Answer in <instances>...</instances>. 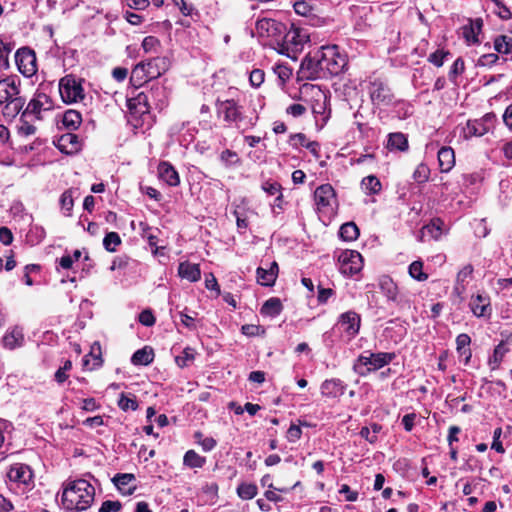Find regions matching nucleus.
<instances>
[{
	"mask_svg": "<svg viewBox=\"0 0 512 512\" xmlns=\"http://www.w3.org/2000/svg\"><path fill=\"white\" fill-rule=\"evenodd\" d=\"M94 498V486L86 479H76L65 483L61 501L66 510L80 512L87 510Z\"/></svg>",
	"mask_w": 512,
	"mask_h": 512,
	"instance_id": "1",
	"label": "nucleus"
},
{
	"mask_svg": "<svg viewBox=\"0 0 512 512\" xmlns=\"http://www.w3.org/2000/svg\"><path fill=\"white\" fill-rule=\"evenodd\" d=\"M25 103L26 99L21 95V81L17 76H7L0 80V106L4 105V116L15 118Z\"/></svg>",
	"mask_w": 512,
	"mask_h": 512,
	"instance_id": "2",
	"label": "nucleus"
},
{
	"mask_svg": "<svg viewBox=\"0 0 512 512\" xmlns=\"http://www.w3.org/2000/svg\"><path fill=\"white\" fill-rule=\"evenodd\" d=\"M216 109L219 116L229 125H234L236 128L248 129L253 127L256 119L245 115L244 107L235 99H226L216 101Z\"/></svg>",
	"mask_w": 512,
	"mask_h": 512,
	"instance_id": "3",
	"label": "nucleus"
},
{
	"mask_svg": "<svg viewBox=\"0 0 512 512\" xmlns=\"http://www.w3.org/2000/svg\"><path fill=\"white\" fill-rule=\"evenodd\" d=\"M325 75L339 76L349 70V55L338 45L321 47Z\"/></svg>",
	"mask_w": 512,
	"mask_h": 512,
	"instance_id": "4",
	"label": "nucleus"
},
{
	"mask_svg": "<svg viewBox=\"0 0 512 512\" xmlns=\"http://www.w3.org/2000/svg\"><path fill=\"white\" fill-rule=\"evenodd\" d=\"M314 202L319 218L323 222L330 220L337 206L333 187L329 184L319 186L314 192Z\"/></svg>",
	"mask_w": 512,
	"mask_h": 512,
	"instance_id": "5",
	"label": "nucleus"
},
{
	"mask_svg": "<svg viewBox=\"0 0 512 512\" xmlns=\"http://www.w3.org/2000/svg\"><path fill=\"white\" fill-rule=\"evenodd\" d=\"M365 353L367 355H360L356 363H354V371L361 375L384 367L389 364L394 357V355L390 353Z\"/></svg>",
	"mask_w": 512,
	"mask_h": 512,
	"instance_id": "6",
	"label": "nucleus"
},
{
	"mask_svg": "<svg viewBox=\"0 0 512 512\" xmlns=\"http://www.w3.org/2000/svg\"><path fill=\"white\" fill-rule=\"evenodd\" d=\"M59 92L65 103H74L84 99L82 80L73 75H66L60 80Z\"/></svg>",
	"mask_w": 512,
	"mask_h": 512,
	"instance_id": "7",
	"label": "nucleus"
},
{
	"mask_svg": "<svg viewBox=\"0 0 512 512\" xmlns=\"http://www.w3.org/2000/svg\"><path fill=\"white\" fill-rule=\"evenodd\" d=\"M321 48L305 57L301 63L300 72L306 79H319L325 77Z\"/></svg>",
	"mask_w": 512,
	"mask_h": 512,
	"instance_id": "8",
	"label": "nucleus"
},
{
	"mask_svg": "<svg viewBox=\"0 0 512 512\" xmlns=\"http://www.w3.org/2000/svg\"><path fill=\"white\" fill-rule=\"evenodd\" d=\"M54 108L52 99L43 92L36 93L22 111L24 117H33L42 120V113Z\"/></svg>",
	"mask_w": 512,
	"mask_h": 512,
	"instance_id": "9",
	"label": "nucleus"
},
{
	"mask_svg": "<svg viewBox=\"0 0 512 512\" xmlns=\"http://www.w3.org/2000/svg\"><path fill=\"white\" fill-rule=\"evenodd\" d=\"M15 63L18 71L27 78L37 72V59L34 50L29 47L19 48L15 53Z\"/></svg>",
	"mask_w": 512,
	"mask_h": 512,
	"instance_id": "10",
	"label": "nucleus"
},
{
	"mask_svg": "<svg viewBox=\"0 0 512 512\" xmlns=\"http://www.w3.org/2000/svg\"><path fill=\"white\" fill-rule=\"evenodd\" d=\"M311 110L317 128L322 129L330 118V109L328 108V98L320 89L315 91L311 101Z\"/></svg>",
	"mask_w": 512,
	"mask_h": 512,
	"instance_id": "11",
	"label": "nucleus"
},
{
	"mask_svg": "<svg viewBox=\"0 0 512 512\" xmlns=\"http://www.w3.org/2000/svg\"><path fill=\"white\" fill-rule=\"evenodd\" d=\"M371 101L377 106H389L393 103L394 95L390 88L381 80L375 79L369 84Z\"/></svg>",
	"mask_w": 512,
	"mask_h": 512,
	"instance_id": "12",
	"label": "nucleus"
},
{
	"mask_svg": "<svg viewBox=\"0 0 512 512\" xmlns=\"http://www.w3.org/2000/svg\"><path fill=\"white\" fill-rule=\"evenodd\" d=\"M335 78L336 80L333 82L332 85L335 95L339 99L349 103L352 95V79L350 77V74H340L339 76H335Z\"/></svg>",
	"mask_w": 512,
	"mask_h": 512,
	"instance_id": "13",
	"label": "nucleus"
},
{
	"mask_svg": "<svg viewBox=\"0 0 512 512\" xmlns=\"http://www.w3.org/2000/svg\"><path fill=\"white\" fill-rule=\"evenodd\" d=\"M7 477L12 482L27 485L32 481L33 473L28 465L16 463L10 467Z\"/></svg>",
	"mask_w": 512,
	"mask_h": 512,
	"instance_id": "14",
	"label": "nucleus"
},
{
	"mask_svg": "<svg viewBox=\"0 0 512 512\" xmlns=\"http://www.w3.org/2000/svg\"><path fill=\"white\" fill-rule=\"evenodd\" d=\"M378 287L380 291L384 294L388 302H392L395 304L400 303L398 287L390 276H380L378 279Z\"/></svg>",
	"mask_w": 512,
	"mask_h": 512,
	"instance_id": "15",
	"label": "nucleus"
},
{
	"mask_svg": "<svg viewBox=\"0 0 512 512\" xmlns=\"http://www.w3.org/2000/svg\"><path fill=\"white\" fill-rule=\"evenodd\" d=\"M147 69V79H156L165 73L170 67V61L167 57H156L144 62Z\"/></svg>",
	"mask_w": 512,
	"mask_h": 512,
	"instance_id": "16",
	"label": "nucleus"
},
{
	"mask_svg": "<svg viewBox=\"0 0 512 512\" xmlns=\"http://www.w3.org/2000/svg\"><path fill=\"white\" fill-rule=\"evenodd\" d=\"M482 27L483 20L481 18H476L474 20H469L468 24L461 28L462 36L468 45L478 44L480 42L478 35L481 32Z\"/></svg>",
	"mask_w": 512,
	"mask_h": 512,
	"instance_id": "17",
	"label": "nucleus"
},
{
	"mask_svg": "<svg viewBox=\"0 0 512 512\" xmlns=\"http://www.w3.org/2000/svg\"><path fill=\"white\" fill-rule=\"evenodd\" d=\"M278 264L273 261L269 268L258 267L256 270L257 282L262 286H273L278 276Z\"/></svg>",
	"mask_w": 512,
	"mask_h": 512,
	"instance_id": "18",
	"label": "nucleus"
},
{
	"mask_svg": "<svg viewBox=\"0 0 512 512\" xmlns=\"http://www.w3.org/2000/svg\"><path fill=\"white\" fill-rule=\"evenodd\" d=\"M471 311L476 317H490L492 308L487 297L478 294L472 297L469 303Z\"/></svg>",
	"mask_w": 512,
	"mask_h": 512,
	"instance_id": "19",
	"label": "nucleus"
},
{
	"mask_svg": "<svg viewBox=\"0 0 512 512\" xmlns=\"http://www.w3.org/2000/svg\"><path fill=\"white\" fill-rule=\"evenodd\" d=\"M283 24L270 18H263L257 21L256 29L261 35L268 37L276 36L282 32Z\"/></svg>",
	"mask_w": 512,
	"mask_h": 512,
	"instance_id": "20",
	"label": "nucleus"
},
{
	"mask_svg": "<svg viewBox=\"0 0 512 512\" xmlns=\"http://www.w3.org/2000/svg\"><path fill=\"white\" fill-rule=\"evenodd\" d=\"M149 94L139 93L136 97L128 99L127 106L133 114H146L149 113Z\"/></svg>",
	"mask_w": 512,
	"mask_h": 512,
	"instance_id": "21",
	"label": "nucleus"
},
{
	"mask_svg": "<svg viewBox=\"0 0 512 512\" xmlns=\"http://www.w3.org/2000/svg\"><path fill=\"white\" fill-rule=\"evenodd\" d=\"M158 174L160 179L169 186H178L180 184L179 174L169 162H161L158 165Z\"/></svg>",
	"mask_w": 512,
	"mask_h": 512,
	"instance_id": "22",
	"label": "nucleus"
},
{
	"mask_svg": "<svg viewBox=\"0 0 512 512\" xmlns=\"http://www.w3.org/2000/svg\"><path fill=\"white\" fill-rule=\"evenodd\" d=\"M112 481L123 495H131L136 490V486H131L135 481V476L131 473L116 474Z\"/></svg>",
	"mask_w": 512,
	"mask_h": 512,
	"instance_id": "23",
	"label": "nucleus"
},
{
	"mask_svg": "<svg viewBox=\"0 0 512 512\" xmlns=\"http://www.w3.org/2000/svg\"><path fill=\"white\" fill-rule=\"evenodd\" d=\"M58 148L66 154H73L80 149V141L73 133L63 134L58 140Z\"/></svg>",
	"mask_w": 512,
	"mask_h": 512,
	"instance_id": "24",
	"label": "nucleus"
},
{
	"mask_svg": "<svg viewBox=\"0 0 512 512\" xmlns=\"http://www.w3.org/2000/svg\"><path fill=\"white\" fill-rule=\"evenodd\" d=\"M438 163L441 172H449L455 165V154L451 147H442L438 153Z\"/></svg>",
	"mask_w": 512,
	"mask_h": 512,
	"instance_id": "25",
	"label": "nucleus"
},
{
	"mask_svg": "<svg viewBox=\"0 0 512 512\" xmlns=\"http://www.w3.org/2000/svg\"><path fill=\"white\" fill-rule=\"evenodd\" d=\"M178 274L181 278L187 279L190 282H196L201 278L199 265L188 261L181 262L179 264Z\"/></svg>",
	"mask_w": 512,
	"mask_h": 512,
	"instance_id": "26",
	"label": "nucleus"
},
{
	"mask_svg": "<svg viewBox=\"0 0 512 512\" xmlns=\"http://www.w3.org/2000/svg\"><path fill=\"white\" fill-rule=\"evenodd\" d=\"M387 149L390 151L405 152L409 148L408 138L401 132H394L388 135Z\"/></svg>",
	"mask_w": 512,
	"mask_h": 512,
	"instance_id": "27",
	"label": "nucleus"
},
{
	"mask_svg": "<svg viewBox=\"0 0 512 512\" xmlns=\"http://www.w3.org/2000/svg\"><path fill=\"white\" fill-rule=\"evenodd\" d=\"M445 224L440 218H434L422 228V237L429 235L432 239L438 240L444 233Z\"/></svg>",
	"mask_w": 512,
	"mask_h": 512,
	"instance_id": "28",
	"label": "nucleus"
},
{
	"mask_svg": "<svg viewBox=\"0 0 512 512\" xmlns=\"http://www.w3.org/2000/svg\"><path fill=\"white\" fill-rule=\"evenodd\" d=\"M321 393L324 396L335 398L344 393V386L337 379L325 380L321 385Z\"/></svg>",
	"mask_w": 512,
	"mask_h": 512,
	"instance_id": "29",
	"label": "nucleus"
},
{
	"mask_svg": "<svg viewBox=\"0 0 512 512\" xmlns=\"http://www.w3.org/2000/svg\"><path fill=\"white\" fill-rule=\"evenodd\" d=\"M474 268L471 264L465 265L457 274L454 293L461 295L465 291L466 283L471 278Z\"/></svg>",
	"mask_w": 512,
	"mask_h": 512,
	"instance_id": "30",
	"label": "nucleus"
},
{
	"mask_svg": "<svg viewBox=\"0 0 512 512\" xmlns=\"http://www.w3.org/2000/svg\"><path fill=\"white\" fill-rule=\"evenodd\" d=\"M24 335L22 329L15 327L11 331L7 332L3 337L4 346L9 349H14L22 345Z\"/></svg>",
	"mask_w": 512,
	"mask_h": 512,
	"instance_id": "31",
	"label": "nucleus"
},
{
	"mask_svg": "<svg viewBox=\"0 0 512 512\" xmlns=\"http://www.w3.org/2000/svg\"><path fill=\"white\" fill-rule=\"evenodd\" d=\"M339 270L344 275H352V250L344 249L337 255Z\"/></svg>",
	"mask_w": 512,
	"mask_h": 512,
	"instance_id": "32",
	"label": "nucleus"
},
{
	"mask_svg": "<svg viewBox=\"0 0 512 512\" xmlns=\"http://www.w3.org/2000/svg\"><path fill=\"white\" fill-rule=\"evenodd\" d=\"M283 310V305L279 298L272 297L264 302L261 307V314L265 316L276 317Z\"/></svg>",
	"mask_w": 512,
	"mask_h": 512,
	"instance_id": "33",
	"label": "nucleus"
},
{
	"mask_svg": "<svg viewBox=\"0 0 512 512\" xmlns=\"http://www.w3.org/2000/svg\"><path fill=\"white\" fill-rule=\"evenodd\" d=\"M82 122L81 114L76 110H67L62 118L64 127L68 130H77Z\"/></svg>",
	"mask_w": 512,
	"mask_h": 512,
	"instance_id": "34",
	"label": "nucleus"
},
{
	"mask_svg": "<svg viewBox=\"0 0 512 512\" xmlns=\"http://www.w3.org/2000/svg\"><path fill=\"white\" fill-rule=\"evenodd\" d=\"M154 359L153 350L148 347L137 350L131 357L134 365H148Z\"/></svg>",
	"mask_w": 512,
	"mask_h": 512,
	"instance_id": "35",
	"label": "nucleus"
},
{
	"mask_svg": "<svg viewBox=\"0 0 512 512\" xmlns=\"http://www.w3.org/2000/svg\"><path fill=\"white\" fill-rule=\"evenodd\" d=\"M382 189V185L380 180L374 176L369 175L365 178H363L361 182V190L365 194H378Z\"/></svg>",
	"mask_w": 512,
	"mask_h": 512,
	"instance_id": "36",
	"label": "nucleus"
},
{
	"mask_svg": "<svg viewBox=\"0 0 512 512\" xmlns=\"http://www.w3.org/2000/svg\"><path fill=\"white\" fill-rule=\"evenodd\" d=\"M494 49L500 54L512 55V37L497 36L494 40Z\"/></svg>",
	"mask_w": 512,
	"mask_h": 512,
	"instance_id": "37",
	"label": "nucleus"
},
{
	"mask_svg": "<svg viewBox=\"0 0 512 512\" xmlns=\"http://www.w3.org/2000/svg\"><path fill=\"white\" fill-rule=\"evenodd\" d=\"M206 460L200 456L194 450H188L183 458L184 465L190 468H201L205 464Z\"/></svg>",
	"mask_w": 512,
	"mask_h": 512,
	"instance_id": "38",
	"label": "nucleus"
},
{
	"mask_svg": "<svg viewBox=\"0 0 512 512\" xmlns=\"http://www.w3.org/2000/svg\"><path fill=\"white\" fill-rule=\"evenodd\" d=\"M506 352L507 348L503 343H500L495 347L493 354L488 361L489 366L491 367L492 370H495L499 367Z\"/></svg>",
	"mask_w": 512,
	"mask_h": 512,
	"instance_id": "39",
	"label": "nucleus"
},
{
	"mask_svg": "<svg viewBox=\"0 0 512 512\" xmlns=\"http://www.w3.org/2000/svg\"><path fill=\"white\" fill-rule=\"evenodd\" d=\"M140 228H141V232H142V237L143 238H146L149 245L154 248V253H157L159 247L157 246L158 244V237L157 235L153 234L152 232V228L145 222H140L139 224Z\"/></svg>",
	"mask_w": 512,
	"mask_h": 512,
	"instance_id": "40",
	"label": "nucleus"
},
{
	"mask_svg": "<svg viewBox=\"0 0 512 512\" xmlns=\"http://www.w3.org/2000/svg\"><path fill=\"white\" fill-rule=\"evenodd\" d=\"M408 272H409V275L417 281H425L428 278V275L423 272V262L422 261L412 262L409 265Z\"/></svg>",
	"mask_w": 512,
	"mask_h": 512,
	"instance_id": "41",
	"label": "nucleus"
},
{
	"mask_svg": "<svg viewBox=\"0 0 512 512\" xmlns=\"http://www.w3.org/2000/svg\"><path fill=\"white\" fill-rule=\"evenodd\" d=\"M237 494L241 499L250 500L257 495V486L254 484L242 483L237 488Z\"/></svg>",
	"mask_w": 512,
	"mask_h": 512,
	"instance_id": "42",
	"label": "nucleus"
},
{
	"mask_svg": "<svg viewBox=\"0 0 512 512\" xmlns=\"http://www.w3.org/2000/svg\"><path fill=\"white\" fill-rule=\"evenodd\" d=\"M30 117H24L23 113L20 116V124L18 125V134L23 137H28L35 134L36 127L30 123Z\"/></svg>",
	"mask_w": 512,
	"mask_h": 512,
	"instance_id": "43",
	"label": "nucleus"
},
{
	"mask_svg": "<svg viewBox=\"0 0 512 512\" xmlns=\"http://www.w3.org/2000/svg\"><path fill=\"white\" fill-rule=\"evenodd\" d=\"M121 244V238L116 232H109L103 239V246L109 252L116 251L117 246Z\"/></svg>",
	"mask_w": 512,
	"mask_h": 512,
	"instance_id": "44",
	"label": "nucleus"
},
{
	"mask_svg": "<svg viewBox=\"0 0 512 512\" xmlns=\"http://www.w3.org/2000/svg\"><path fill=\"white\" fill-rule=\"evenodd\" d=\"M12 51V46L9 43L4 42L0 39V67L2 69H8L9 64V54Z\"/></svg>",
	"mask_w": 512,
	"mask_h": 512,
	"instance_id": "45",
	"label": "nucleus"
},
{
	"mask_svg": "<svg viewBox=\"0 0 512 512\" xmlns=\"http://www.w3.org/2000/svg\"><path fill=\"white\" fill-rule=\"evenodd\" d=\"M195 358V351L190 347H186L182 354L175 358V362L181 368L188 366Z\"/></svg>",
	"mask_w": 512,
	"mask_h": 512,
	"instance_id": "46",
	"label": "nucleus"
},
{
	"mask_svg": "<svg viewBox=\"0 0 512 512\" xmlns=\"http://www.w3.org/2000/svg\"><path fill=\"white\" fill-rule=\"evenodd\" d=\"M147 80V69L144 62L137 64L132 70L131 81L141 85L142 82Z\"/></svg>",
	"mask_w": 512,
	"mask_h": 512,
	"instance_id": "47",
	"label": "nucleus"
},
{
	"mask_svg": "<svg viewBox=\"0 0 512 512\" xmlns=\"http://www.w3.org/2000/svg\"><path fill=\"white\" fill-rule=\"evenodd\" d=\"M335 329L339 332H349L350 329H352V316L350 311L341 314L339 321L335 325Z\"/></svg>",
	"mask_w": 512,
	"mask_h": 512,
	"instance_id": "48",
	"label": "nucleus"
},
{
	"mask_svg": "<svg viewBox=\"0 0 512 512\" xmlns=\"http://www.w3.org/2000/svg\"><path fill=\"white\" fill-rule=\"evenodd\" d=\"M429 176H430V169L424 163L419 164L413 173V179L418 183H424V182L428 181Z\"/></svg>",
	"mask_w": 512,
	"mask_h": 512,
	"instance_id": "49",
	"label": "nucleus"
},
{
	"mask_svg": "<svg viewBox=\"0 0 512 512\" xmlns=\"http://www.w3.org/2000/svg\"><path fill=\"white\" fill-rule=\"evenodd\" d=\"M486 132V127L484 124L478 122V121H468L467 127H466V135L467 136H482Z\"/></svg>",
	"mask_w": 512,
	"mask_h": 512,
	"instance_id": "50",
	"label": "nucleus"
},
{
	"mask_svg": "<svg viewBox=\"0 0 512 512\" xmlns=\"http://www.w3.org/2000/svg\"><path fill=\"white\" fill-rule=\"evenodd\" d=\"M118 406L123 411L128 410H136L138 408V403L135 399V397H128L124 393L120 395V398L118 400Z\"/></svg>",
	"mask_w": 512,
	"mask_h": 512,
	"instance_id": "51",
	"label": "nucleus"
},
{
	"mask_svg": "<svg viewBox=\"0 0 512 512\" xmlns=\"http://www.w3.org/2000/svg\"><path fill=\"white\" fill-rule=\"evenodd\" d=\"M60 204L62 209L66 211V215H69L73 208V197L71 191L67 190L62 193L60 197Z\"/></svg>",
	"mask_w": 512,
	"mask_h": 512,
	"instance_id": "52",
	"label": "nucleus"
},
{
	"mask_svg": "<svg viewBox=\"0 0 512 512\" xmlns=\"http://www.w3.org/2000/svg\"><path fill=\"white\" fill-rule=\"evenodd\" d=\"M274 72L282 83H285L292 75V70L283 64L276 65L274 67Z\"/></svg>",
	"mask_w": 512,
	"mask_h": 512,
	"instance_id": "53",
	"label": "nucleus"
},
{
	"mask_svg": "<svg viewBox=\"0 0 512 512\" xmlns=\"http://www.w3.org/2000/svg\"><path fill=\"white\" fill-rule=\"evenodd\" d=\"M262 190L268 195H276L281 193V185L276 181H265L262 186Z\"/></svg>",
	"mask_w": 512,
	"mask_h": 512,
	"instance_id": "54",
	"label": "nucleus"
},
{
	"mask_svg": "<svg viewBox=\"0 0 512 512\" xmlns=\"http://www.w3.org/2000/svg\"><path fill=\"white\" fill-rule=\"evenodd\" d=\"M499 60V56L496 53H487L479 57L477 61L478 66H492Z\"/></svg>",
	"mask_w": 512,
	"mask_h": 512,
	"instance_id": "55",
	"label": "nucleus"
},
{
	"mask_svg": "<svg viewBox=\"0 0 512 512\" xmlns=\"http://www.w3.org/2000/svg\"><path fill=\"white\" fill-rule=\"evenodd\" d=\"M122 504L119 501L106 500L102 503L98 512H120Z\"/></svg>",
	"mask_w": 512,
	"mask_h": 512,
	"instance_id": "56",
	"label": "nucleus"
},
{
	"mask_svg": "<svg viewBox=\"0 0 512 512\" xmlns=\"http://www.w3.org/2000/svg\"><path fill=\"white\" fill-rule=\"evenodd\" d=\"M265 73L261 69L251 71L249 81L253 87H259L264 82Z\"/></svg>",
	"mask_w": 512,
	"mask_h": 512,
	"instance_id": "57",
	"label": "nucleus"
},
{
	"mask_svg": "<svg viewBox=\"0 0 512 512\" xmlns=\"http://www.w3.org/2000/svg\"><path fill=\"white\" fill-rule=\"evenodd\" d=\"M501 435L502 429L500 427L496 428L493 432V442L491 448L494 449L496 452L503 454L505 452V449L502 445V442L500 441Z\"/></svg>",
	"mask_w": 512,
	"mask_h": 512,
	"instance_id": "58",
	"label": "nucleus"
},
{
	"mask_svg": "<svg viewBox=\"0 0 512 512\" xmlns=\"http://www.w3.org/2000/svg\"><path fill=\"white\" fill-rule=\"evenodd\" d=\"M138 319H139V322L146 327L153 326L156 321L154 315L152 314V312L150 310H143L139 314Z\"/></svg>",
	"mask_w": 512,
	"mask_h": 512,
	"instance_id": "59",
	"label": "nucleus"
},
{
	"mask_svg": "<svg viewBox=\"0 0 512 512\" xmlns=\"http://www.w3.org/2000/svg\"><path fill=\"white\" fill-rule=\"evenodd\" d=\"M293 8L294 11L301 16H308L312 11L311 5L306 0H302L297 4H294Z\"/></svg>",
	"mask_w": 512,
	"mask_h": 512,
	"instance_id": "60",
	"label": "nucleus"
},
{
	"mask_svg": "<svg viewBox=\"0 0 512 512\" xmlns=\"http://www.w3.org/2000/svg\"><path fill=\"white\" fill-rule=\"evenodd\" d=\"M464 61L461 58H457L449 72L450 79L456 78L458 75L462 74L464 72Z\"/></svg>",
	"mask_w": 512,
	"mask_h": 512,
	"instance_id": "61",
	"label": "nucleus"
},
{
	"mask_svg": "<svg viewBox=\"0 0 512 512\" xmlns=\"http://www.w3.org/2000/svg\"><path fill=\"white\" fill-rule=\"evenodd\" d=\"M159 40L154 36H147L142 41V48L145 52H151L155 50L157 46H159Z\"/></svg>",
	"mask_w": 512,
	"mask_h": 512,
	"instance_id": "62",
	"label": "nucleus"
},
{
	"mask_svg": "<svg viewBox=\"0 0 512 512\" xmlns=\"http://www.w3.org/2000/svg\"><path fill=\"white\" fill-rule=\"evenodd\" d=\"M286 112L293 117H300L306 112V107L302 104L294 103L287 107Z\"/></svg>",
	"mask_w": 512,
	"mask_h": 512,
	"instance_id": "63",
	"label": "nucleus"
},
{
	"mask_svg": "<svg viewBox=\"0 0 512 512\" xmlns=\"http://www.w3.org/2000/svg\"><path fill=\"white\" fill-rule=\"evenodd\" d=\"M302 435L301 428L292 424L287 431V439L289 442H295L300 439Z\"/></svg>",
	"mask_w": 512,
	"mask_h": 512,
	"instance_id": "64",
	"label": "nucleus"
}]
</instances>
